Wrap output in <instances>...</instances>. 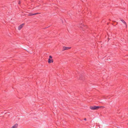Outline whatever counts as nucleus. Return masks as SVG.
Returning a JSON list of instances; mask_svg holds the SVG:
<instances>
[{
  "label": "nucleus",
  "instance_id": "8",
  "mask_svg": "<svg viewBox=\"0 0 128 128\" xmlns=\"http://www.w3.org/2000/svg\"><path fill=\"white\" fill-rule=\"evenodd\" d=\"M18 126V124H16L13 126L12 128H17Z\"/></svg>",
  "mask_w": 128,
  "mask_h": 128
},
{
  "label": "nucleus",
  "instance_id": "15",
  "mask_svg": "<svg viewBox=\"0 0 128 128\" xmlns=\"http://www.w3.org/2000/svg\"><path fill=\"white\" fill-rule=\"evenodd\" d=\"M118 22H117V24H118Z\"/></svg>",
  "mask_w": 128,
  "mask_h": 128
},
{
  "label": "nucleus",
  "instance_id": "6",
  "mask_svg": "<svg viewBox=\"0 0 128 128\" xmlns=\"http://www.w3.org/2000/svg\"><path fill=\"white\" fill-rule=\"evenodd\" d=\"M53 61L54 60L53 59L49 58L48 60V63L50 64L51 63L53 62Z\"/></svg>",
  "mask_w": 128,
  "mask_h": 128
},
{
  "label": "nucleus",
  "instance_id": "5",
  "mask_svg": "<svg viewBox=\"0 0 128 128\" xmlns=\"http://www.w3.org/2000/svg\"><path fill=\"white\" fill-rule=\"evenodd\" d=\"M24 24H22L20 25L18 28L19 30H20L23 27L24 25Z\"/></svg>",
  "mask_w": 128,
  "mask_h": 128
},
{
  "label": "nucleus",
  "instance_id": "7",
  "mask_svg": "<svg viewBox=\"0 0 128 128\" xmlns=\"http://www.w3.org/2000/svg\"><path fill=\"white\" fill-rule=\"evenodd\" d=\"M80 76V77L79 78V79L80 80H83L84 79V76L83 75H81Z\"/></svg>",
  "mask_w": 128,
  "mask_h": 128
},
{
  "label": "nucleus",
  "instance_id": "1",
  "mask_svg": "<svg viewBox=\"0 0 128 128\" xmlns=\"http://www.w3.org/2000/svg\"><path fill=\"white\" fill-rule=\"evenodd\" d=\"M78 27L80 28H82V30L84 31L85 30V29L87 27L86 26L84 25L83 24L81 23L79 25Z\"/></svg>",
  "mask_w": 128,
  "mask_h": 128
},
{
  "label": "nucleus",
  "instance_id": "13",
  "mask_svg": "<svg viewBox=\"0 0 128 128\" xmlns=\"http://www.w3.org/2000/svg\"><path fill=\"white\" fill-rule=\"evenodd\" d=\"M84 120H86V118H84Z\"/></svg>",
  "mask_w": 128,
  "mask_h": 128
},
{
  "label": "nucleus",
  "instance_id": "12",
  "mask_svg": "<svg viewBox=\"0 0 128 128\" xmlns=\"http://www.w3.org/2000/svg\"><path fill=\"white\" fill-rule=\"evenodd\" d=\"M18 4H20V0H19L18 1Z\"/></svg>",
  "mask_w": 128,
  "mask_h": 128
},
{
  "label": "nucleus",
  "instance_id": "16",
  "mask_svg": "<svg viewBox=\"0 0 128 128\" xmlns=\"http://www.w3.org/2000/svg\"><path fill=\"white\" fill-rule=\"evenodd\" d=\"M116 26V25H114V26Z\"/></svg>",
  "mask_w": 128,
  "mask_h": 128
},
{
  "label": "nucleus",
  "instance_id": "10",
  "mask_svg": "<svg viewBox=\"0 0 128 128\" xmlns=\"http://www.w3.org/2000/svg\"><path fill=\"white\" fill-rule=\"evenodd\" d=\"M99 107H100L99 108H104V107L103 106H99Z\"/></svg>",
  "mask_w": 128,
  "mask_h": 128
},
{
  "label": "nucleus",
  "instance_id": "11",
  "mask_svg": "<svg viewBox=\"0 0 128 128\" xmlns=\"http://www.w3.org/2000/svg\"><path fill=\"white\" fill-rule=\"evenodd\" d=\"M52 56H49V58L50 59H52Z\"/></svg>",
  "mask_w": 128,
  "mask_h": 128
},
{
  "label": "nucleus",
  "instance_id": "3",
  "mask_svg": "<svg viewBox=\"0 0 128 128\" xmlns=\"http://www.w3.org/2000/svg\"><path fill=\"white\" fill-rule=\"evenodd\" d=\"M71 47H66L65 46H64L63 47V50L62 51H64L66 50H68L70 49L71 48Z\"/></svg>",
  "mask_w": 128,
  "mask_h": 128
},
{
  "label": "nucleus",
  "instance_id": "9",
  "mask_svg": "<svg viewBox=\"0 0 128 128\" xmlns=\"http://www.w3.org/2000/svg\"><path fill=\"white\" fill-rule=\"evenodd\" d=\"M120 20L127 26L125 22L123 20L121 19Z\"/></svg>",
  "mask_w": 128,
  "mask_h": 128
},
{
  "label": "nucleus",
  "instance_id": "2",
  "mask_svg": "<svg viewBox=\"0 0 128 128\" xmlns=\"http://www.w3.org/2000/svg\"><path fill=\"white\" fill-rule=\"evenodd\" d=\"M99 106H90V108L92 110H97L99 108Z\"/></svg>",
  "mask_w": 128,
  "mask_h": 128
},
{
  "label": "nucleus",
  "instance_id": "14",
  "mask_svg": "<svg viewBox=\"0 0 128 128\" xmlns=\"http://www.w3.org/2000/svg\"><path fill=\"white\" fill-rule=\"evenodd\" d=\"M33 0H32V2H33Z\"/></svg>",
  "mask_w": 128,
  "mask_h": 128
},
{
  "label": "nucleus",
  "instance_id": "4",
  "mask_svg": "<svg viewBox=\"0 0 128 128\" xmlns=\"http://www.w3.org/2000/svg\"><path fill=\"white\" fill-rule=\"evenodd\" d=\"M40 14V13H38V12H37L36 13H34V14H33L32 12H30L29 14L28 15L29 16H32V15H36V14Z\"/></svg>",
  "mask_w": 128,
  "mask_h": 128
}]
</instances>
